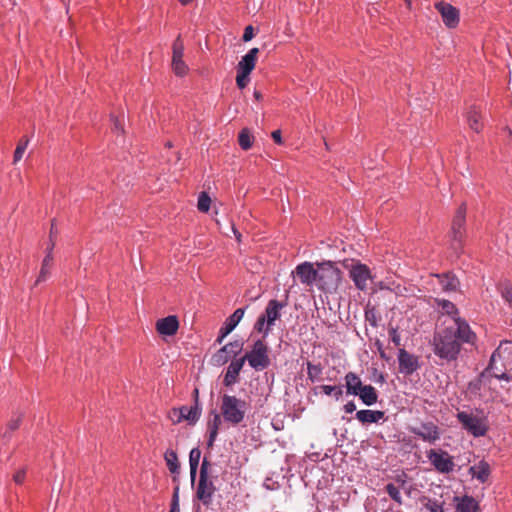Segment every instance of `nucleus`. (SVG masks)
Wrapping results in <instances>:
<instances>
[{"label":"nucleus","mask_w":512,"mask_h":512,"mask_svg":"<svg viewBox=\"0 0 512 512\" xmlns=\"http://www.w3.org/2000/svg\"><path fill=\"white\" fill-rule=\"evenodd\" d=\"M476 334L463 318L442 320L436 328L431 345L433 352L447 362L457 360L463 344L475 345Z\"/></svg>","instance_id":"f257e3e1"},{"label":"nucleus","mask_w":512,"mask_h":512,"mask_svg":"<svg viewBox=\"0 0 512 512\" xmlns=\"http://www.w3.org/2000/svg\"><path fill=\"white\" fill-rule=\"evenodd\" d=\"M512 365V342L502 341L492 353L487 370L493 371V377L509 382L511 380L505 370Z\"/></svg>","instance_id":"f03ea898"},{"label":"nucleus","mask_w":512,"mask_h":512,"mask_svg":"<svg viewBox=\"0 0 512 512\" xmlns=\"http://www.w3.org/2000/svg\"><path fill=\"white\" fill-rule=\"evenodd\" d=\"M246 402L236 396L224 394L221 402V414L225 421L237 425L244 420L246 414Z\"/></svg>","instance_id":"7ed1b4c3"},{"label":"nucleus","mask_w":512,"mask_h":512,"mask_svg":"<svg viewBox=\"0 0 512 512\" xmlns=\"http://www.w3.org/2000/svg\"><path fill=\"white\" fill-rule=\"evenodd\" d=\"M341 271L331 263H324L317 268L316 285L326 293H333L339 287Z\"/></svg>","instance_id":"20e7f679"},{"label":"nucleus","mask_w":512,"mask_h":512,"mask_svg":"<svg viewBox=\"0 0 512 512\" xmlns=\"http://www.w3.org/2000/svg\"><path fill=\"white\" fill-rule=\"evenodd\" d=\"M269 349L263 339L257 340L250 352H247L242 359L248 361L249 365L256 371H262L270 365Z\"/></svg>","instance_id":"39448f33"},{"label":"nucleus","mask_w":512,"mask_h":512,"mask_svg":"<svg viewBox=\"0 0 512 512\" xmlns=\"http://www.w3.org/2000/svg\"><path fill=\"white\" fill-rule=\"evenodd\" d=\"M466 212L467 208L463 203L458 207L452 219L450 237L455 249L462 248L463 246L466 235Z\"/></svg>","instance_id":"423d86ee"},{"label":"nucleus","mask_w":512,"mask_h":512,"mask_svg":"<svg viewBox=\"0 0 512 512\" xmlns=\"http://www.w3.org/2000/svg\"><path fill=\"white\" fill-rule=\"evenodd\" d=\"M457 419L475 437L484 436L488 430L486 418L483 416L462 411L457 414Z\"/></svg>","instance_id":"0eeeda50"},{"label":"nucleus","mask_w":512,"mask_h":512,"mask_svg":"<svg viewBox=\"0 0 512 512\" xmlns=\"http://www.w3.org/2000/svg\"><path fill=\"white\" fill-rule=\"evenodd\" d=\"M427 458L440 473H450L454 470L453 457L447 451L431 449L427 452Z\"/></svg>","instance_id":"6e6552de"},{"label":"nucleus","mask_w":512,"mask_h":512,"mask_svg":"<svg viewBox=\"0 0 512 512\" xmlns=\"http://www.w3.org/2000/svg\"><path fill=\"white\" fill-rule=\"evenodd\" d=\"M172 52V69L177 76L183 77L187 74L189 68L183 61L184 44L180 36L173 42Z\"/></svg>","instance_id":"1a4fd4ad"},{"label":"nucleus","mask_w":512,"mask_h":512,"mask_svg":"<svg viewBox=\"0 0 512 512\" xmlns=\"http://www.w3.org/2000/svg\"><path fill=\"white\" fill-rule=\"evenodd\" d=\"M435 9L442 17V21L448 28H455L459 24V10L450 3L440 1L435 3Z\"/></svg>","instance_id":"9d476101"},{"label":"nucleus","mask_w":512,"mask_h":512,"mask_svg":"<svg viewBox=\"0 0 512 512\" xmlns=\"http://www.w3.org/2000/svg\"><path fill=\"white\" fill-rule=\"evenodd\" d=\"M410 432L431 444L440 439L439 428L433 422H423L419 426L411 427Z\"/></svg>","instance_id":"9b49d317"},{"label":"nucleus","mask_w":512,"mask_h":512,"mask_svg":"<svg viewBox=\"0 0 512 512\" xmlns=\"http://www.w3.org/2000/svg\"><path fill=\"white\" fill-rule=\"evenodd\" d=\"M287 305V302H280L276 299H271L265 308L262 317L267 321L265 328V335H268L271 331V327L274 326L275 321L281 317V310Z\"/></svg>","instance_id":"f8f14e48"},{"label":"nucleus","mask_w":512,"mask_h":512,"mask_svg":"<svg viewBox=\"0 0 512 512\" xmlns=\"http://www.w3.org/2000/svg\"><path fill=\"white\" fill-rule=\"evenodd\" d=\"M215 490L216 488L210 476L199 477L196 497L204 506H209L211 504Z\"/></svg>","instance_id":"ddd939ff"},{"label":"nucleus","mask_w":512,"mask_h":512,"mask_svg":"<svg viewBox=\"0 0 512 512\" xmlns=\"http://www.w3.org/2000/svg\"><path fill=\"white\" fill-rule=\"evenodd\" d=\"M399 371L405 375H411L419 369L418 357L410 354L405 349H400L398 354Z\"/></svg>","instance_id":"4468645a"},{"label":"nucleus","mask_w":512,"mask_h":512,"mask_svg":"<svg viewBox=\"0 0 512 512\" xmlns=\"http://www.w3.org/2000/svg\"><path fill=\"white\" fill-rule=\"evenodd\" d=\"M350 277L358 289L364 290L367 287L368 280L371 279L370 269L365 264L358 263L356 265H352L350 269Z\"/></svg>","instance_id":"2eb2a0df"},{"label":"nucleus","mask_w":512,"mask_h":512,"mask_svg":"<svg viewBox=\"0 0 512 512\" xmlns=\"http://www.w3.org/2000/svg\"><path fill=\"white\" fill-rule=\"evenodd\" d=\"M293 274L299 278L302 284L307 286H312L314 283H316L317 269H314L310 262H304L298 265Z\"/></svg>","instance_id":"dca6fc26"},{"label":"nucleus","mask_w":512,"mask_h":512,"mask_svg":"<svg viewBox=\"0 0 512 512\" xmlns=\"http://www.w3.org/2000/svg\"><path fill=\"white\" fill-rule=\"evenodd\" d=\"M244 312L245 311L243 308H238L231 316L226 319L224 325L219 330V336L216 340L217 343H222L224 338L235 329L238 323L242 320Z\"/></svg>","instance_id":"f3484780"},{"label":"nucleus","mask_w":512,"mask_h":512,"mask_svg":"<svg viewBox=\"0 0 512 512\" xmlns=\"http://www.w3.org/2000/svg\"><path fill=\"white\" fill-rule=\"evenodd\" d=\"M172 414H178V418L174 420L175 423H180L183 420L195 423L201 415V408L196 403L191 407L182 406L181 408H173Z\"/></svg>","instance_id":"a211bd4d"},{"label":"nucleus","mask_w":512,"mask_h":512,"mask_svg":"<svg viewBox=\"0 0 512 512\" xmlns=\"http://www.w3.org/2000/svg\"><path fill=\"white\" fill-rule=\"evenodd\" d=\"M179 329V321L175 315H170L159 319L156 322V330L159 334L165 336H173Z\"/></svg>","instance_id":"6ab92c4d"},{"label":"nucleus","mask_w":512,"mask_h":512,"mask_svg":"<svg viewBox=\"0 0 512 512\" xmlns=\"http://www.w3.org/2000/svg\"><path fill=\"white\" fill-rule=\"evenodd\" d=\"M456 512H478L479 503L468 495L454 497Z\"/></svg>","instance_id":"aec40b11"},{"label":"nucleus","mask_w":512,"mask_h":512,"mask_svg":"<svg viewBox=\"0 0 512 512\" xmlns=\"http://www.w3.org/2000/svg\"><path fill=\"white\" fill-rule=\"evenodd\" d=\"M244 363V359L242 358L233 360L230 363L223 380L225 386H232L233 384L238 382L239 374L243 368Z\"/></svg>","instance_id":"412c9836"},{"label":"nucleus","mask_w":512,"mask_h":512,"mask_svg":"<svg viewBox=\"0 0 512 512\" xmlns=\"http://www.w3.org/2000/svg\"><path fill=\"white\" fill-rule=\"evenodd\" d=\"M436 302L442 315L445 317L443 320H455L457 318H461L459 310L453 302L446 299H437Z\"/></svg>","instance_id":"4be33fe9"},{"label":"nucleus","mask_w":512,"mask_h":512,"mask_svg":"<svg viewBox=\"0 0 512 512\" xmlns=\"http://www.w3.org/2000/svg\"><path fill=\"white\" fill-rule=\"evenodd\" d=\"M258 53V48L250 49L248 53L244 55L242 59L239 61L237 69L244 71L246 73H251L255 68Z\"/></svg>","instance_id":"5701e85b"},{"label":"nucleus","mask_w":512,"mask_h":512,"mask_svg":"<svg viewBox=\"0 0 512 512\" xmlns=\"http://www.w3.org/2000/svg\"><path fill=\"white\" fill-rule=\"evenodd\" d=\"M345 388L348 395L356 396L359 391L365 386L361 378L354 372H348L345 377Z\"/></svg>","instance_id":"b1692460"},{"label":"nucleus","mask_w":512,"mask_h":512,"mask_svg":"<svg viewBox=\"0 0 512 512\" xmlns=\"http://www.w3.org/2000/svg\"><path fill=\"white\" fill-rule=\"evenodd\" d=\"M385 413L380 410H359L356 413V418L362 424H370L377 423L379 420L383 419Z\"/></svg>","instance_id":"393cba45"},{"label":"nucleus","mask_w":512,"mask_h":512,"mask_svg":"<svg viewBox=\"0 0 512 512\" xmlns=\"http://www.w3.org/2000/svg\"><path fill=\"white\" fill-rule=\"evenodd\" d=\"M437 277L442 290L445 292L456 291L460 285L458 278L450 272L438 275Z\"/></svg>","instance_id":"a878e982"},{"label":"nucleus","mask_w":512,"mask_h":512,"mask_svg":"<svg viewBox=\"0 0 512 512\" xmlns=\"http://www.w3.org/2000/svg\"><path fill=\"white\" fill-rule=\"evenodd\" d=\"M356 396H359L367 406H372L378 401L377 391L372 385H365Z\"/></svg>","instance_id":"bb28decb"},{"label":"nucleus","mask_w":512,"mask_h":512,"mask_svg":"<svg viewBox=\"0 0 512 512\" xmlns=\"http://www.w3.org/2000/svg\"><path fill=\"white\" fill-rule=\"evenodd\" d=\"M472 477L478 479L480 482L484 483L490 474V467L488 463L481 461L477 465L471 466L469 469Z\"/></svg>","instance_id":"cd10ccee"},{"label":"nucleus","mask_w":512,"mask_h":512,"mask_svg":"<svg viewBox=\"0 0 512 512\" xmlns=\"http://www.w3.org/2000/svg\"><path fill=\"white\" fill-rule=\"evenodd\" d=\"M221 422L220 414L213 412V418L208 422L209 439L207 444L209 447L214 444Z\"/></svg>","instance_id":"c85d7f7f"},{"label":"nucleus","mask_w":512,"mask_h":512,"mask_svg":"<svg viewBox=\"0 0 512 512\" xmlns=\"http://www.w3.org/2000/svg\"><path fill=\"white\" fill-rule=\"evenodd\" d=\"M201 458V450L199 448L191 449L189 453L190 478L192 484L195 482L199 461Z\"/></svg>","instance_id":"c756f323"},{"label":"nucleus","mask_w":512,"mask_h":512,"mask_svg":"<svg viewBox=\"0 0 512 512\" xmlns=\"http://www.w3.org/2000/svg\"><path fill=\"white\" fill-rule=\"evenodd\" d=\"M480 119V112L475 107H472L467 113V122L469 127L477 133H479L483 128V124Z\"/></svg>","instance_id":"7c9ffc66"},{"label":"nucleus","mask_w":512,"mask_h":512,"mask_svg":"<svg viewBox=\"0 0 512 512\" xmlns=\"http://www.w3.org/2000/svg\"><path fill=\"white\" fill-rule=\"evenodd\" d=\"M164 459L169 471L172 474H178L180 470V465L178 462V456L175 451L167 450L164 454Z\"/></svg>","instance_id":"2f4dec72"},{"label":"nucleus","mask_w":512,"mask_h":512,"mask_svg":"<svg viewBox=\"0 0 512 512\" xmlns=\"http://www.w3.org/2000/svg\"><path fill=\"white\" fill-rule=\"evenodd\" d=\"M22 419H23L22 414H18L16 416L12 417L9 420V422L7 423L6 429L2 434V438L5 440H9L11 438L12 432L17 430L20 427Z\"/></svg>","instance_id":"473e14b6"},{"label":"nucleus","mask_w":512,"mask_h":512,"mask_svg":"<svg viewBox=\"0 0 512 512\" xmlns=\"http://www.w3.org/2000/svg\"><path fill=\"white\" fill-rule=\"evenodd\" d=\"M254 142V136L248 128H243L238 136V143L243 150H249Z\"/></svg>","instance_id":"72a5a7b5"},{"label":"nucleus","mask_w":512,"mask_h":512,"mask_svg":"<svg viewBox=\"0 0 512 512\" xmlns=\"http://www.w3.org/2000/svg\"><path fill=\"white\" fill-rule=\"evenodd\" d=\"M52 261H53V256L49 252V253L46 254L45 258L43 259L42 267H41L39 276H38V278L36 280V284L46 280L47 275L49 274V269H50V267L52 265Z\"/></svg>","instance_id":"f704fd0d"},{"label":"nucleus","mask_w":512,"mask_h":512,"mask_svg":"<svg viewBox=\"0 0 512 512\" xmlns=\"http://www.w3.org/2000/svg\"><path fill=\"white\" fill-rule=\"evenodd\" d=\"M29 142H30V139L26 136H24L20 139V141L14 151V156H13L14 163H17L22 159Z\"/></svg>","instance_id":"c9c22d12"},{"label":"nucleus","mask_w":512,"mask_h":512,"mask_svg":"<svg viewBox=\"0 0 512 512\" xmlns=\"http://www.w3.org/2000/svg\"><path fill=\"white\" fill-rule=\"evenodd\" d=\"M243 349V342L236 340L229 342L223 346V352H227L231 357H235L241 353Z\"/></svg>","instance_id":"e433bc0d"},{"label":"nucleus","mask_w":512,"mask_h":512,"mask_svg":"<svg viewBox=\"0 0 512 512\" xmlns=\"http://www.w3.org/2000/svg\"><path fill=\"white\" fill-rule=\"evenodd\" d=\"M320 389L325 395L333 396L336 400H339L343 395L342 386L322 385Z\"/></svg>","instance_id":"4c0bfd02"},{"label":"nucleus","mask_w":512,"mask_h":512,"mask_svg":"<svg viewBox=\"0 0 512 512\" xmlns=\"http://www.w3.org/2000/svg\"><path fill=\"white\" fill-rule=\"evenodd\" d=\"M385 491L396 503H398L399 505L403 503L399 486H396L393 483H388L385 486Z\"/></svg>","instance_id":"58836bf2"},{"label":"nucleus","mask_w":512,"mask_h":512,"mask_svg":"<svg viewBox=\"0 0 512 512\" xmlns=\"http://www.w3.org/2000/svg\"><path fill=\"white\" fill-rule=\"evenodd\" d=\"M321 374H322L321 365H314L311 362L307 363V376L312 382L319 380Z\"/></svg>","instance_id":"ea45409f"},{"label":"nucleus","mask_w":512,"mask_h":512,"mask_svg":"<svg viewBox=\"0 0 512 512\" xmlns=\"http://www.w3.org/2000/svg\"><path fill=\"white\" fill-rule=\"evenodd\" d=\"M211 199L206 192H201L198 197L197 207L201 212H207L210 208Z\"/></svg>","instance_id":"a19ab883"},{"label":"nucleus","mask_w":512,"mask_h":512,"mask_svg":"<svg viewBox=\"0 0 512 512\" xmlns=\"http://www.w3.org/2000/svg\"><path fill=\"white\" fill-rule=\"evenodd\" d=\"M249 75L250 73H246L237 69L236 83L240 89H243L247 86L249 82Z\"/></svg>","instance_id":"79ce46f5"},{"label":"nucleus","mask_w":512,"mask_h":512,"mask_svg":"<svg viewBox=\"0 0 512 512\" xmlns=\"http://www.w3.org/2000/svg\"><path fill=\"white\" fill-rule=\"evenodd\" d=\"M231 356L227 352H223V347L218 350V352L214 355L213 359L216 364L223 365L228 362Z\"/></svg>","instance_id":"37998d69"},{"label":"nucleus","mask_w":512,"mask_h":512,"mask_svg":"<svg viewBox=\"0 0 512 512\" xmlns=\"http://www.w3.org/2000/svg\"><path fill=\"white\" fill-rule=\"evenodd\" d=\"M169 512H180L179 507V486L177 485L174 488L172 502H171V508Z\"/></svg>","instance_id":"c03bdc74"},{"label":"nucleus","mask_w":512,"mask_h":512,"mask_svg":"<svg viewBox=\"0 0 512 512\" xmlns=\"http://www.w3.org/2000/svg\"><path fill=\"white\" fill-rule=\"evenodd\" d=\"M266 326H267V321L262 317V315H260L254 324V330L259 333L265 334ZM266 336L267 335H264V337H266Z\"/></svg>","instance_id":"a18cd8bd"},{"label":"nucleus","mask_w":512,"mask_h":512,"mask_svg":"<svg viewBox=\"0 0 512 512\" xmlns=\"http://www.w3.org/2000/svg\"><path fill=\"white\" fill-rule=\"evenodd\" d=\"M388 333L391 338V341L395 344V346H400L401 345V337H400V334L398 333L397 329L394 327H391L388 330Z\"/></svg>","instance_id":"49530a36"},{"label":"nucleus","mask_w":512,"mask_h":512,"mask_svg":"<svg viewBox=\"0 0 512 512\" xmlns=\"http://www.w3.org/2000/svg\"><path fill=\"white\" fill-rule=\"evenodd\" d=\"M25 477H26V469L25 468H22L20 470H18L14 476H13V481L16 483V484H22L25 480Z\"/></svg>","instance_id":"de8ad7c7"},{"label":"nucleus","mask_w":512,"mask_h":512,"mask_svg":"<svg viewBox=\"0 0 512 512\" xmlns=\"http://www.w3.org/2000/svg\"><path fill=\"white\" fill-rule=\"evenodd\" d=\"M209 467H210V462L208 461V459L206 457H204L201 467H200L199 477L209 476Z\"/></svg>","instance_id":"09e8293b"},{"label":"nucleus","mask_w":512,"mask_h":512,"mask_svg":"<svg viewBox=\"0 0 512 512\" xmlns=\"http://www.w3.org/2000/svg\"><path fill=\"white\" fill-rule=\"evenodd\" d=\"M502 296L507 303L512 307V287L506 286L502 290Z\"/></svg>","instance_id":"8fccbe9b"},{"label":"nucleus","mask_w":512,"mask_h":512,"mask_svg":"<svg viewBox=\"0 0 512 512\" xmlns=\"http://www.w3.org/2000/svg\"><path fill=\"white\" fill-rule=\"evenodd\" d=\"M254 37V30H253V27L251 25L247 26L245 29H244V33H243V41L245 42H248L250 41L252 38Z\"/></svg>","instance_id":"3c124183"},{"label":"nucleus","mask_w":512,"mask_h":512,"mask_svg":"<svg viewBox=\"0 0 512 512\" xmlns=\"http://www.w3.org/2000/svg\"><path fill=\"white\" fill-rule=\"evenodd\" d=\"M426 507L430 512H444L443 507L436 502L430 503Z\"/></svg>","instance_id":"603ef678"},{"label":"nucleus","mask_w":512,"mask_h":512,"mask_svg":"<svg viewBox=\"0 0 512 512\" xmlns=\"http://www.w3.org/2000/svg\"><path fill=\"white\" fill-rule=\"evenodd\" d=\"M112 122H113V130L117 131V132H123V126H122V123L121 121L116 118V117H112Z\"/></svg>","instance_id":"864d4df0"},{"label":"nucleus","mask_w":512,"mask_h":512,"mask_svg":"<svg viewBox=\"0 0 512 512\" xmlns=\"http://www.w3.org/2000/svg\"><path fill=\"white\" fill-rule=\"evenodd\" d=\"M480 388H481V380L480 379L469 383V390L472 393L480 390Z\"/></svg>","instance_id":"5fc2aeb1"},{"label":"nucleus","mask_w":512,"mask_h":512,"mask_svg":"<svg viewBox=\"0 0 512 512\" xmlns=\"http://www.w3.org/2000/svg\"><path fill=\"white\" fill-rule=\"evenodd\" d=\"M346 413H353L356 410V405L353 401H349L343 407Z\"/></svg>","instance_id":"6e6d98bb"},{"label":"nucleus","mask_w":512,"mask_h":512,"mask_svg":"<svg viewBox=\"0 0 512 512\" xmlns=\"http://www.w3.org/2000/svg\"><path fill=\"white\" fill-rule=\"evenodd\" d=\"M273 140L277 144H282V137H281V131L280 130H274L271 134Z\"/></svg>","instance_id":"4d7b16f0"},{"label":"nucleus","mask_w":512,"mask_h":512,"mask_svg":"<svg viewBox=\"0 0 512 512\" xmlns=\"http://www.w3.org/2000/svg\"><path fill=\"white\" fill-rule=\"evenodd\" d=\"M54 246H55V241H54V239L50 238V245L47 248V253L50 252V254H52V250H53Z\"/></svg>","instance_id":"13d9d810"},{"label":"nucleus","mask_w":512,"mask_h":512,"mask_svg":"<svg viewBox=\"0 0 512 512\" xmlns=\"http://www.w3.org/2000/svg\"><path fill=\"white\" fill-rule=\"evenodd\" d=\"M169 417L174 422V420L178 418V414H172V410H171L169 413Z\"/></svg>","instance_id":"bf43d9fd"},{"label":"nucleus","mask_w":512,"mask_h":512,"mask_svg":"<svg viewBox=\"0 0 512 512\" xmlns=\"http://www.w3.org/2000/svg\"><path fill=\"white\" fill-rule=\"evenodd\" d=\"M254 97L257 99V100H260L262 98V95L259 91H254Z\"/></svg>","instance_id":"052dcab7"},{"label":"nucleus","mask_w":512,"mask_h":512,"mask_svg":"<svg viewBox=\"0 0 512 512\" xmlns=\"http://www.w3.org/2000/svg\"><path fill=\"white\" fill-rule=\"evenodd\" d=\"M198 394H199V391H198V389L196 388V389L194 390L195 404L197 403V404L199 405V403H198Z\"/></svg>","instance_id":"680f3d73"},{"label":"nucleus","mask_w":512,"mask_h":512,"mask_svg":"<svg viewBox=\"0 0 512 512\" xmlns=\"http://www.w3.org/2000/svg\"><path fill=\"white\" fill-rule=\"evenodd\" d=\"M54 233H56V232H55V229H54V223H52L51 230H50V238L53 239Z\"/></svg>","instance_id":"e2e57ef3"},{"label":"nucleus","mask_w":512,"mask_h":512,"mask_svg":"<svg viewBox=\"0 0 512 512\" xmlns=\"http://www.w3.org/2000/svg\"><path fill=\"white\" fill-rule=\"evenodd\" d=\"M182 5H188L190 4L193 0H178Z\"/></svg>","instance_id":"0e129e2a"},{"label":"nucleus","mask_w":512,"mask_h":512,"mask_svg":"<svg viewBox=\"0 0 512 512\" xmlns=\"http://www.w3.org/2000/svg\"><path fill=\"white\" fill-rule=\"evenodd\" d=\"M396 481L400 483L401 486H403L406 483L405 480L401 479L400 477H398Z\"/></svg>","instance_id":"69168bd1"},{"label":"nucleus","mask_w":512,"mask_h":512,"mask_svg":"<svg viewBox=\"0 0 512 512\" xmlns=\"http://www.w3.org/2000/svg\"><path fill=\"white\" fill-rule=\"evenodd\" d=\"M505 131L510 135L512 136V130L508 127L505 128Z\"/></svg>","instance_id":"338daca9"},{"label":"nucleus","mask_w":512,"mask_h":512,"mask_svg":"<svg viewBox=\"0 0 512 512\" xmlns=\"http://www.w3.org/2000/svg\"><path fill=\"white\" fill-rule=\"evenodd\" d=\"M405 2H406L408 5H410V3H411V2H410V0H405Z\"/></svg>","instance_id":"774afa93"}]
</instances>
